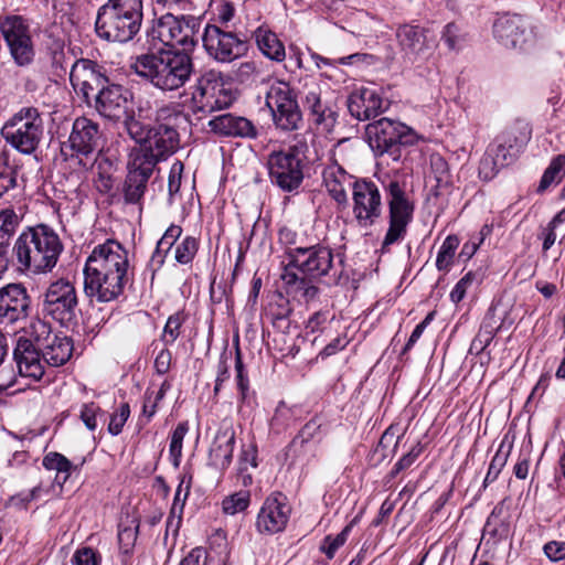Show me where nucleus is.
<instances>
[{"mask_svg":"<svg viewBox=\"0 0 565 565\" xmlns=\"http://www.w3.org/2000/svg\"><path fill=\"white\" fill-rule=\"evenodd\" d=\"M127 250L107 239L94 247L84 266V292L99 302H109L124 294L129 284Z\"/></svg>","mask_w":565,"mask_h":565,"instance_id":"nucleus-1","label":"nucleus"},{"mask_svg":"<svg viewBox=\"0 0 565 565\" xmlns=\"http://www.w3.org/2000/svg\"><path fill=\"white\" fill-rule=\"evenodd\" d=\"M30 337L19 338L13 351V359L21 376L41 380L44 374L41 358L54 367L65 364L71 359L72 340L52 332L51 326L45 321H33L30 326Z\"/></svg>","mask_w":565,"mask_h":565,"instance_id":"nucleus-2","label":"nucleus"},{"mask_svg":"<svg viewBox=\"0 0 565 565\" xmlns=\"http://www.w3.org/2000/svg\"><path fill=\"white\" fill-rule=\"evenodd\" d=\"M131 70L145 82L162 93L182 88L194 73V62L188 52L160 50L138 55Z\"/></svg>","mask_w":565,"mask_h":565,"instance_id":"nucleus-3","label":"nucleus"},{"mask_svg":"<svg viewBox=\"0 0 565 565\" xmlns=\"http://www.w3.org/2000/svg\"><path fill=\"white\" fill-rule=\"evenodd\" d=\"M63 245L58 235L47 225L26 227L17 238L12 253L22 271H51L58 260Z\"/></svg>","mask_w":565,"mask_h":565,"instance_id":"nucleus-4","label":"nucleus"},{"mask_svg":"<svg viewBox=\"0 0 565 565\" xmlns=\"http://www.w3.org/2000/svg\"><path fill=\"white\" fill-rule=\"evenodd\" d=\"M157 122L150 128V134L143 149L135 158L154 168L158 161L166 159L179 148L180 139L177 127L186 121L185 115L173 105H166L157 110Z\"/></svg>","mask_w":565,"mask_h":565,"instance_id":"nucleus-5","label":"nucleus"},{"mask_svg":"<svg viewBox=\"0 0 565 565\" xmlns=\"http://www.w3.org/2000/svg\"><path fill=\"white\" fill-rule=\"evenodd\" d=\"M307 151V142L297 140L286 149L270 152L266 166L271 184L282 192H298L305 178Z\"/></svg>","mask_w":565,"mask_h":565,"instance_id":"nucleus-6","label":"nucleus"},{"mask_svg":"<svg viewBox=\"0 0 565 565\" xmlns=\"http://www.w3.org/2000/svg\"><path fill=\"white\" fill-rule=\"evenodd\" d=\"M365 134L376 157L387 156L396 162L402 159L405 147L418 141V135L413 128L386 117L369 124Z\"/></svg>","mask_w":565,"mask_h":565,"instance_id":"nucleus-7","label":"nucleus"},{"mask_svg":"<svg viewBox=\"0 0 565 565\" xmlns=\"http://www.w3.org/2000/svg\"><path fill=\"white\" fill-rule=\"evenodd\" d=\"M44 132V122L36 107H22L14 113L2 126L1 137L12 148L23 154L33 153Z\"/></svg>","mask_w":565,"mask_h":565,"instance_id":"nucleus-8","label":"nucleus"},{"mask_svg":"<svg viewBox=\"0 0 565 565\" xmlns=\"http://www.w3.org/2000/svg\"><path fill=\"white\" fill-rule=\"evenodd\" d=\"M234 100L235 96L232 89L226 87L223 74L209 70L198 77L192 87L189 107L201 119L214 111L228 108Z\"/></svg>","mask_w":565,"mask_h":565,"instance_id":"nucleus-9","label":"nucleus"},{"mask_svg":"<svg viewBox=\"0 0 565 565\" xmlns=\"http://www.w3.org/2000/svg\"><path fill=\"white\" fill-rule=\"evenodd\" d=\"M288 264L285 269L306 275L309 279L328 278L333 284L339 280L333 250L323 244L298 246L287 252Z\"/></svg>","mask_w":565,"mask_h":565,"instance_id":"nucleus-10","label":"nucleus"},{"mask_svg":"<svg viewBox=\"0 0 565 565\" xmlns=\"http://www.w3.org/2000/svg\"><path fill=\"white\" fill-rule=\"evenodd\" d=\"M199 28L200 22L193 15L167 12L153 20L147 30V36L153 42L158 41L167 46H181V51L188 52L198 43L195 34Z\"/></svg>","mask_w":565,"mask_h":565,"instance_id":"nucleus-11","label":"nucleus"},{"mask_svg":"<svg viewBox=\"0 0 565 565\" xmlns=\"http://www.w3.org/2000/svg\"><path fill=\"white\" fill-rule=\"evenodd\" d=\"M383 188L388 199V230L382 243V249H385L405 237L414 205L406 193L405 182L390 179L383 182Z\"/></svg>","mask_w":565,"mask_h":565,"instance_id":"nucleus-12","label":"nucleus"},{"mask_svg":"<svg viewBox=\"0 0 565 565\" xmlns=\"http://www.w3.org/2000/svg\"><path fill=\"white\" fill-rule=\"evenodd\" d=\"M266 105L278 130L289 132L301 128L302 111L297 95L290 85L282 81L273 83L266 94Z\"/></svg>","mask_w":565,"mask_h":565,"instance_id":"nucleus-13","label":"nucleus"},{"mask_svg":"<svg viewBox=\"0 0 565 565\" xmlns=\"http://www.w3.org/2000/svg\"><path fill=\"white\" fill-rule=\"evenodd\" d=\"M142 20L143 13L99 7L95 31L107 42L127 43L139 33Z\"/></svg>","mask_w":565,"mask_h":565,"instance_id":"nucleus-14","label":"nucleus"},{"mask_svg":"<svg viewBox=\"0 0 565 565\" xmlns=\"http://www.w3.org/2000/svg\"><path fill=\"white\" fill-rule=\"evenodd\" d=\"M78 298L75 286L58 279L52 282L44 294L43 312L61 326H70L76 320Z\"/></svg>","mask_w":565,"mask_h":565,"instance_id":"nucleus-15","label":"nucleus"},{"mask_svg":"<svg viewBox=\"0 0 565 565\" xmlns=\"http://www.w3.org/2000/svg\"><path fill=\"white\" fill-rule=\"evenodd\" d=\"M202 42L206 54L220 63H231L244 56L248 51L245 40L215 24L205 26Z\"/></svg>","mask_w":565,"mask_h":565,"instance_id":"nucleus-16","label":"nucleus"},{"mask_svg":"<svg viewBox=\"0 0 565 565\" xmlns=\"http://www.w3.org/2000/svg\"><path fill=\"white\" fill-rule=\"evenodd\" d=\"M103 141L104 135L98 122L85 116L74 120L68 143L85 168L93 164L95 154L103 148Z\"/></svg>","mask_w":565,"mask_h":565,"instance_id":"nucleus-17","label":"nucleus"},{"mask_svg":"<svg viewBox=\"0 0 565 565\" xmlns=\"http://www.w3.org/2000/svg\"><path fill=\"white\" fill-rule=\"evenodd\" d=\"M70 82L75 93L87 105L110 81L104 66L88 58H79L72 65Z\"/></svg>","mask_w":565,"mask_h":565,"instance_id":"nucleus-18","label":"nucleus"},{"mask_svg":"<svg viewBox=\"0 0 565 565\" xmlns=\"http://www.w3.org/2000/svg\"><path fill=\"white\" fill-rule=\"evenodd\" d=\"M353 215L361 227H370L382 215V196L379 186L370 180H354L352 186Z\"/></svg>","mask_w":565,"mask_h":565,"instance_id":"nucleus-19","label":"nucleus"},{"mask_svg":"<svg viewBox=\"0 0 565 565\" xmlns=\"http://www.w3.org/2000/svg\"><path fill=\"white\" fill-rule=\"evenodd\" d=\"M132 94L120 84L109 82L92 100L93 108L103 118L119 122L129 114Z\"/></svg>","mask_w":565,"mask_h":565,"instance_id":"nucleus-20","label":"nucleus"},{"mask_svg":"<svg viewBox=\"0 0 565 565\" xmlns=\"http://www.w3.org/2000/svg\"><path fill=\"white\" fill-rule=\"evenodd\" d=\"M291 507L282 492L268 495L256 519V529L260 534L273 535L282 532L289 521Z\"/></svg>","mask_w":565,"mask_h":565,"instance_id":"nucleus-21","label":"nucleus"},{"mask_svg":"<svg viewBox=\"0 0 565 565\" xmlns=\"http://www.w3.org/2000/svg\"><path fill=\"white\" fill-rule=\"evenodd\" d=\"M31 298L21 284L0 288V326L25 320L31 313Z\"/></svg>","mask_w":565,"mask_h":565,"instance_id":"nucleus-22","label":"nucleus"},{"mask_svg":"<svg viewBox=\"0 0 565 565\" xmlns=\"http://www.w3.org/2000/svg\"><path fill=\"white\" fill-rule=\"evenodd\" d=\"M305 110L308 113L310 120L324 130L330 131L338 119V107L334 102L323 98L321 88L313 83L308 87L302 97Z\"/></svg>","mask_w":565,"mask_h":565,"instance_id":"nucleus-23","label":"nucleus"},{"mask_svg":"<svg viewBox=\"0 0 565 565\" xmlns=\"http://www.w3.org/2000/svg\"><path fill=\"white\" fill-rule=\"evenodd\" d=\"M207 127L221 137L255 139L258 136V129L253 121L231 113L214 116L209 120Z\"/></svg>","mask_w":565,"mask_h":565,"instance_id":"nucleus-24","label":"nucleus"},{"mask_svg":"<svg viewBox=\"0 0 565 565\" xmlns=\"http://www.w3.org/2000/svg\"><path fill=\"white\" fill-rule=\"evenodd\" d=\"M388 103L372 88H361L350 94L348 109L358 120H370L385 111Z\"/></svg>","mask_w":565,"mask_h":565,"instance_id":"nucleus-25","label":"nucleus"},{"mask_svg":"<svg viewBox=\"0 0 565 565\" xmlns=\"http://www.w3.org/2000/svg\"><path fill=\"white\" fill-rule=\"evenodd\" d=\"M153 172L151 163L135 158L124 182V200L128 204H139L145 195L149 178Z\"/></svg>","mask_w":565,"mask_h":565,"instance_id":"nucleus-26","label":"nucleus"},{"mask_svg":"<svg viewBox=\"0 0 565 565\" xmlns=\"http://www.w3.org/2000/svg\"><path fill=\"white\" fill-rule=\"evenodd\" d=\"M525 23L518 14H504L493 23L495 39L505 47L515 49L524 42Z\"/></svg>","mask_w":565,"mask_h":565,"instance_id":"nucleus-27","label":"nucleus"},{"mask_svg":"<svg viewBox=\"0 0 565 565\" xmlns=\"http://www.w3.org/2000/svg\"><path fill=\"white\" fill-rule=\"evenodd\" d=\"M235 446V431L232 427L220 429L210 447L209 465L225 470L232 462Z\"/></svg>","mask_w":565,"mask_h":565,"instance_id":"nucleus-28","label":"nucleus"},{"mask_svg":"<svg viewBox=\"0 0 565 565\" xmlns=\"http://www.w3.org/2000/svg\"><path fill=\"white\" fill-rule=\"evenodd\" d=\"M396 36L402 51L412 61L423 56L428 50L426 31L418 25H401Z\"/></svg>","mask_w":565,"mask_h":565,"instance_id":"nucleus-29","label":"nucleus"},{"mask_svg":"<svg viewBox=\"0 0 565 565\" xmlns=\"http://www.w3.org/2000/svg\"><path fill=\"white\" fill-rule=\"evenodd\" d=\"M323 183L329 194L339 204L348 203L347 185L353 186V177L349 174L338 162L328 164L322 172Z\"/></svg>","mask_w":565,"mask_h":565,"instance_id":"nucleus-30","label":"nucleus"},{"mask_svg":"<svg viewBox=\"0 0 565 565\" xmlns=\"http://www.w3.org/2000/svg\"><path fill=\"white\" fill-rule=\"evenodd\" d=\"M255 40L259 51L269 60L282 62L286 58V50L278 36L263 26L255 31Z\"/></svg>","mask_w":565,"mask_h":565,"instance_id":"nucleus-31","label":"nucleus"},{"mask_svg":"<svg viewBox=\"0 0 565 565\" xmlns=\"http://www.w3.org/2000/svg\"><path fill=\"white\" fill-rule=\"evenodd\" d=\"M281 279L291 291L299 294L306 301L315 299L319 294V288L315 282L321 281V279H309L306 275L291 269H285Z\"/></svg>","mask_w":565,"mask_h":565,"instance_id":"nucleus-32","label":"nucleus"},{"mask_svg":"<svg viewBox=\"0 0 565 565\" xmlns=\"http://www.w3.org/2000/svg\"><path fill=\"white\" fill-rule=\"evenodd\" d=\"M0 32L7 45L31 35L29 24L21 15L0 18Z\"/></svg>","mask_w":565,"mask_h":565,"instance_id":"nucleus-33","label":"nucleus"},{"mask_svg":"<svg viewBox=\"0 0 565 565\" xmlns=\"http://www.w3.org/2000/svg\"><path fill=\"white\" fill-rule=\"evenodd\" d=\"M139 533V521L127 516L118 525V544L122 554L130 555Z\"/></svg>","mask_w":565,"mask_h":565,"instance_id":"nucleus-34","label":"nucleus"},{"mask_svg":"<svg viewBox=\"0 0 565 565\" xmlns=\"http://www.w3.org/2000/svg\"><path fill=\"white\" fill-rule=\"evenodd\" d=\"M43 467L47 470H55V481L62 486L70 478L72 470L75 468L74 465L62 454L51 451L43 458Z\"/></svg>","mask_w":565,"mask_h":565,"instance_id":"nucleus-35","label":"nucleus"},{"mask_svg":"<svg viewBox=\"0 0 565 565\" xmlns=\"http://www.w3.org/2000/svg\"><path fill=\"white\" fill-rule=\"evenodd\" d=\"M182 234V228L179 225L171 224L157 243V247L152 254L151 260L158 266L163 265L164 258L172 246L177 243Z\"/></svg>","mask_w":565,"mask_h":565,"instance_id":"nucleus-36","label":"nucleus"},{"mask_svg":"<svg viewBox=\"0 0 565 565\" xmlns=\"http://www.w3.org/2000/svg\"><path fill=\"white\" fill-rule=\"evenodd\" d=\"M18 167L10 162L7 152L0 153V198L18 185Z\"/></svg>","mask_w":565,"mask_h":565,"instance_id":"nucleus-37","label":"nucleus"},{"mask_svg":"<svg viewBox=\"0 0 565 565\" xmlns=\"http://www.w3.org/2000/svg\"><path fill=\"white\" fill-rule=\"evenodd\" d=\"M10 54L19 66H25L32 63L35 51L31 35L8 44Z\"/></svg>","mask_w":565,"mask_h":565,"instance_id":"nucleus-38","label":"nucleus"},{"mask_svg":"<svg viewBox=\"0 0 565 565\" xmlns=\"http://www.w3.org/2000/svg\"><path fill=\"white\" fill-rule=\"evenodd\" d=\"M125 116L126 117H122L119 122L124 124L125 130L129 137L139 143L141 149H143L150 134V128H147L140 120L136 118L134 108L129 111V114Z\"/></svg>","mask_w":565,"mask_h":565,"instance_id":"nucleus-39","label":"nucleus"},{"mask_svg":"<svg viewBox=\"0 0 565 565\" xmlns=\"http://www.w3.org/2000/svg\"><path fill=\"white\" fill-rule=\"evenodd\" d=\"M458 246L459 238L456 235H448L445 238L436 258V267L439 271H448L450 269Z\"/></svg>","mask_w":565,"mask_h":565,"instance_id":"nucleus-40","label":"nucleus"},{"mask_svg":"<svg viewBox=\"0 0 565 565\" xmlns=\"http://www.w3.org/2000/svg\"><path fill=\"white\" fill-rule=\"evenodd\" d=\"M249 504L250 492L248 490H239L223 499L222 511L226 515H235L246 511Z\"/></svg>","mask_w":565,"mask_h":565,"instance_id":"nucleus-41","label":"nucleus"},{"mask_svg":"<svg viewBox=\"0 0 565 565\" xmlns=\"http://www.w3.org/2000/svg\"><path fill=\"white\" fill-rule=\"evenodd\" d=\"M511 448L512 445H508L505 449L504 443H501L499 449L497 450L495 455L493 456L489 465L488 472L483 480V488H487L489 484H491L498 479L501 470L507 465Z\"/></svg>","mask_w":565,"mask_h":565,"instance_id":"nucleus-42","label":"nucleus"},{"mask_svg":"<svg viewBox=\"0 0 565 565\" xmlns=\"http://www.w3.org/2000/svg\"><path fill=\"white\" fill-rule=\"evenodd\" d=\"M514 139L510 134H502L498 137L497 145L487 151L502 168L512 161L513 154L510 150L513 147L512 141Z\"/></svg>","mask_w":565,"mask_h":565,"instance_id":"nucleus-43","label":"nucleus"},{"mask_svg":"<svg viewBox=\"0 0 565 565\" xmlns=\"http://www.w3.org/2000/svg\"><path fill=\"white\" fill-rule=\"evenodd\" d=\"M499 326L494 320L493 316H487L482 322V326L472 341L471 348L476 349L478 352L483 351L493 340L497 331L499 330Z\"/></svg>","mask_w":565,"mask_h":565,"instance_id":"nucleus-44","label":"nucleus"},{"mask_svg":"<svg viewBox=\"0 0 565 565\" xmlns=\"http://www.w3.org/2000/svg\"><path fill=\"white\" fill-rule=\"evenodd\" d=\"M21 216L11 207H7L0 211V239L11 242L13 234L15 233Z\"/></svg>","mask_w":565,"mask_h":565,"instance_id":"nucleus-45","label":"nucleus"},{"mask_svg":"<svg viewBox=\"0 0 565 565\" xmlns=\"http://www.w3.org/2000/svg\"><path fill=\"white\" fill-rule=\"evenodd\" d=\"M563 171H565V152L553 158L541 178L537 191L544 192L558 179L559 173Z\"/></svg>","mask_w":565,"mask_h":565,"instance_id":"nucleus-46","label":"nucleus"},{"mask_svg":"<svg viewBox=\"0 0 565 565\" xmlns=\"http://www.w3.org/2000/svg\"><path fill=\"white\" fill-rule=\"evenodd\" d=\"M199 242L193 236H185L175 247L174 259L181 265L190 264L198 253Z\"/></svg>","mask_w":565,"mask_h":565,"instance_id":"nucleus-47","label":"nucleus"},{"mask_svg":"<svg viewBox=\"0 0 565 565\" xmlns=\"http://www.w3.org/2000/svg\"><path fill=\"white\" fill-rule=\"evenodd\" d=\"M185 321V317L182 312L171 315L163 328L161 340L166 345H171L181 334V328Z\"/></svg>","mask_w":565,"mask_h":565,"instance_id":"nucleus-48","label":"nucleus"},{"mask_svg":"<svg viewBox=\"0 0 565 565\" xmlns=\"http://www.w3.org/2000/svg\"><path fill=\"white\" fill-rule=\"evenodd\" d=\"M321 422L319 418L315 417L310 419L305 426L300 429L298 435L291 440L290 448L298 449L302 448L306 444L317 437L320 433Z\"/></svg>","mask_w":565,"mask_h":565,"instance_id":"nucleus-49","label":"nucleus"},{"mask_svg":"<svg viewBox=\"0 0 565 565\" xmlns=\"http://www.w3.org/2000/svg\"><path fill=\"white\" fill-rule=\"evenodd\" d=\"M189 430V425L186 422L179 423L175 429L171 434V441L169 447V452L172 458V462L175 467L180 463V458L182 456V445L183 439Z\"/></svg>","mask_w":565,"mask_h":565,"instance_id":"nucleus-50","label":"nucleus"},{"mask_svg":"<svg viewBox=\"0 0 565 565\" xmlns=\"http://www.w3.org/2000/svg\"><path fill=\"white\" fill-rule=\"evenodd\" d=\"M351 527V524H349L335 536L328 535L324 537L320 550L329 559L333 558L335 552L347 542Z\"/></svg>","mask_w":565,"mask_h":565,"instance_id":"nucleus-51","label":"nucleus"},{"mask_svg":"<svg viewBox=\"0 0 565 565\" xmlns=\"http://www.w3.org/2000/svg\"><path fill=\"white\" fill-rule=\"evenodd\" d=\"M480 280V275L475 271H468L452 288L450 292V299L452 302H460L467 292V289L473 284Z\"/></svg>","mask_w":565,"mask_h":565,"instance_id":"nucleus-52","label":"nucleus"},{"mask_svg":"<svg viewBox=\"0 0 565 565\" xmlns=\"http://www.w3.org/2000/svg\"><path fill=\"white\" fill-rule=\"evenodd\" d=\"M130 415V407L128 403H124L120 407L111 414L108 424V431L113 436H117L121 433L122 427Z\"/></svg>","mask_w":565,"mask_h":565,"instance_id":"nucleus-53","label":"nucleus"},{"mask_svg":"<svg viewBox=\"0 0 565 565\" xmlns=\"http://www.w3.org/2000/svg\"><path fill=\"white\" fill-rule=\"evenodd\" d=\"M100 561L99 553L88 546L78 548L72 558L74 565H99Z\"/></svg>","mask_w":565,"mask_h":565,"instance_id":"nucleus-54","label":"nucleus"},{"mask_svg":"<svg viewBox=\"0 0 565 565\" xmlns=\"http://www.w3.org/2000/svg\"><path fill=\"white\" fill-rule=\"evenodd\" d=\"M430 169L438 184L448 182L449 168L447 161L441 156H430Z\"/></svg>","mask_w":565,"mask_h":565,"instance_id":"nucleus-55","label":"nucleus"},{"mask_svg":"<svg viewBox=\"0 0 565 565\" xmlns=\"http://www.w3.org/2000/svg\"><path fill=\"white\" fill-rule=\"evenodd\" d=\"M423 451V447L420 446L419 443H417L416 445H414L409 451L407 454H405L394 466V468L392 469L391 471V476L392 477H395L396 475H398L401 471L409 468L415 461L416 459L419 457V455L422 454Z\"/></svg>","mask_w":565,"mask_h":565,"instance_id":"nucleus-56","label":"nucleus"},{"mask_svg":"<svg viewBox=\"0 0 565 565\" xmlns=\"http://www.w3.org/2000/svg\"><path fill=\"white\" fill-rule=\"evenodd\" d=\"M501 168L491 154L486 153L479 163V177L484 181H490L498 174Z\"/></svg>","mask_w":565,"mask_h":565,"instance_id":"nucleus-57","label":"nucleus"},{"mask_svg":"<svg viewBox=\"0 0 565 565\" xmlns=\"http://www.w3.org/2000/svg\"><path fill=\"white\" fill-rule=\"evenodd\" d=\"M99 412L100 407L94 402L86 403L82 406L79 417L87 429L93 431L97 428V415Z\"/></svg>","mask_w":565,"mask_h":565,"instance_id":"nucleus-58","label":"nucleus"},{"mask_svg":"<svg viewBox=\"0 0 565 565\" xmlns=\"http://www.w3.org/2000/svg\"><path fill=\"white\" fill-rule=\"evenodd\" d=\"M248 467L256 468L257 467V448L255 445L250 444L248 446H244L242 448L239 459H238V471L244 472Z\"/></svg>","mask_w":565,"mask_h":565,"instance_id":"nucleus-59","label":"nucleus"},{"mask_svg":"<svg viewBox=\"0 0 565 565\" xmlns=\"http://www.w3.org/2000/svg\"><path fill=\"white\" fill-rule=\"evenodd\" d=\"M103 8L143 13L142 0H107Z\"/></svg>","mask_w":565,"mask_h":565,"instance_id":"nucleus-60","label":"nucleus"},{"mask_svg":"<svg viewBox=\"0 0 565 565\" xmlns=\"http://www.w3.org/2000/svg\"><path fill=\"white\" fill-rule=\"evenodd\" d=\"M235 369H236L237 387H238V391L241 394V398L244 401L246 398V395L248 392V377L244 373V365L242 362L239 351H237V353H236Z\"/></svg>","mask_w":565,"mask_h":565,"instance_id":"nucleus-61","label":"nucleus"},{"mask_svg":"<svg viewBox=\"0 0 565 565\" xmlns=\"http://www.w3.org/2000/svg\"><path fill=\"white\" fill-rule=\"evenodd\" d=\"M183 166L181 162H177L172 166L169 174V181H168V191L170 195V201L172 200V196L177 194L181 186V172H182Z\"/></svg>","mask_w":565,"mask_h":565,"instance_id":"nucleus-62","label":"nucleus"},{"mask_svg":"<svg viewBox=\"0 0 565 565\" xmlns=\"http://www.w3.org/2000/svg\"><path fill=\"white\" fill-rule=\"evenodd\" d=\"M545 555L554 562L565 558V542L551 541L544 545Z\"/></svg>","mask_w":565,"mask_h":565,"instance_id":"nucleus-63","label":"nucleus"},{"mask_svg":"<svg viewBox=\"0 0 565 565\" xmlns=\"http://www.w3.org/2000/svg\"><path fill=\"white\" fill-rule=\"evenodd\" d=\"M172 361V353L167 348L159 351L154 359L156 372L163 375L169 372Z\"/></svg>","mask_w":565,"mask_h":565,"instance_id":"nucleus-64","label":"nucleus"}]
</instances>
